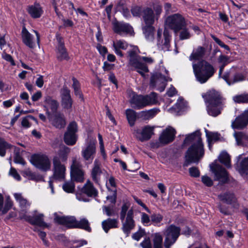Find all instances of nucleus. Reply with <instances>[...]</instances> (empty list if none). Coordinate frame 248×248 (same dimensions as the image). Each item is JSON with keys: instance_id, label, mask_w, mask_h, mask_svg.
I'll use <instances>...</instances> for the list:
<instances>
[{"instance_id": "1", "label": "nucleus", "mask_w": 248, "mask_h": 248, "mask_svg": "<svg viewBox=\"0 0 248 248\" xmlns=\"http://www.w3.org/2000/svg\"><path fill=\"white\" fill-rule=\"evenodd\" d=\"M187 145L190 146L186 152L185 166L192 163H198L204 155V144L200 131L186 135L183 146Z\"/></svg>"}, {"instance_id": "2", "label": "nucleus", "mask_w": 248, "mask_h": 248, "mask_svg": "<svg viewBox=\"0 0 248 248\" xmlns=\"http://www.w3.org/2000/svg\"><path fill=\"white\" fill-rule=\"evenodd\" d=\"M127 58L128 60V66L132 67L141 76L144 77L145 73L149 72L148 67L146 64L141 62V60L148 63H152L154 60L151 57H141L139 54L140 50L137 46H134L127 51Z\"/></svg>"}, {"instance_id": "3", "label": "nucleus", "mask_w": 248, "mask_h": 248, "mask_svg": "<svg viewBox=\"0 0 248 248\" xmlns=\"http://www.w3.org/2000/svg\"><path fill=\"white\" fill-rule=\"evenodd\" d=\"M71 149L66 146L60 147L52 158L53 177L56 179L64 178L66 167L62 162H66Z\"/></svg>"}, {"instance_id": "4", "label": "nucleus", "mask_w": 248, "mask_h": 248, "mask_svg": "<svg viewBox=\"0 0 248 248\" xmlns=\"http://www.w3.org/2000/svg\"><path fill=\"white\" fill-rule=\"evenodd\" d=\"M202 97L208 104L207 110L208 113L211 116L216 117L218 115L225 107V99L218 92L214 90L208 91Z\"/></svg>"}, {"instance_id": "5", "label": "nucleus", "mask_w": 248, "mask_h": 248, "mask_svg": "<svg viewBox=\"0 0 248 248\" xmlns=\"http://www.w3.org/2000/svg\"><path fill=\"white\" fill-rule=\"evenodd\" d=\"M192 67L197 80L201 84L206 82L216 72L212 65L203 60L197 63H193Z\"/></svg>"}, {"instance_id": "6", "label": "nucleus", "mask_w": 248, "mask_h": 248, "mask_svg": "<svg viewBox=\"0 0 248 248\" xmlns=\"http://www.w3.org/2000/svg\"><path fill=\"white\" fill-rule=\"evenodd\" d=\"M157 102V94L155 92L146 95L134 94L130 100V103L133 105V107L138 109L155 104Z\"/></svg>"}, {"instance_id": "7", "label": "nucleus", "mask_w": 248, "mask_h": 248, "mask_svg": "<svg viewBox=\"0 0 248 248\" xmlns=\"http://www.w3.org/2000/svg\"><path fill=\"white\" fill-rule=\"evenodd\" d=\"M166 25L177 33L186 26L184 17L179 13L168 16L165 21Z\"/></svg>"}, {"instance_id": "8", "label": "nucleus", "mask_w": 248, "mask_h": 248, "mask_svg": "<svg viewBox=\"0 0 248 248\" xmlns=\"http://www.w3.org/2000/svg\"><path fill=\"white\" fill-rule=\"evenodd\" d=\"M31 163L36 168L46 171L50 170L51 162L48 156L44 154H35L30 159Z\"/></svg>"}, {"instance_id": "9", "label": "nucleus", "mask_w": 248, "mask_h": 248, "mask_svg": "<svg viewBox=\"0 0 248 248\" xmlns=\"http://www.w3.org/2000/svg\"><path fill=\"white\" fill-rule=\"evenodd\" d=\"M70 174L72 179L75 181L82 182L84 181V172L82 169V165L79 159L76 156L72 158Z\"/></svg>"}, {"instance_id": "10", "label": "nucleus", "mask_w": 248, "mask_h": 248, "mask_svg": "<svg viewBox=\"0 0 248 248\" xmlns=\"http://www.w3.org/2000/svg\"><path fill=\"white\" fill-rule=\"evenodd\" d=\"M180 227L172 224L166 229L164 232L165 248H170V246L176 242L180 234Z\"/></svg>"}, {"instance_id": "11", "label": "nucleus", "mask_w": 248, "mask_h": 248, "mask_svg": "<svg viewBox=\"0 0 248 248\" xmlns=\"http://www.w3.org/2000/svg\"><path fill=\"white\" fill-rule=\"evenodd\" d=\"M162 30L158 29L157 32V46L164 51H169L170 47L171 35L167 30H165L162 36Z\"/></svg>"}, {"instance_id": "12", "label": "nucleus", "mask_w": 248, "mask_h": 248, "mask_svg": "<svg viewBox=\"0 0 248 248\" xmlns=\"http://www.w3.org/2000/svg\"><path fill=\"white\" fill-rule=\"evenodd\" d=\"M35 33L36 39H34L33 36L31 35L27 30L25 26H23L21 31V38L23 43L30 48H33L36 46V44H39L40 35L39 33L33 30Z\"/></svg>"}, {"instance_id": "13", "label": "nucleus", "mask_w": 248, "mask_h": 248, "mask_svg": "<svg viewBox=\"0 0 248 248\" xmlns=\"http://www.w3.org/2000/svg\"><path fill=\"white\" fill-rule=\"evenodd\" d=\"M155 126L149 125L142 127L141 129H135L133 134L140 141L143 142L149 140L154 134Z\"/></svg>"}, {"instance_id": "14", "label": "nucleus", "mask_w": 248, "mask_h": 248, "mask_svg": "<svg viewBox=\"0 0 248 248\" xmlns=\"http://www.w3.org/2000/svg\"><path fill=\"white\" fill-rule=\"evenodd\" d=\"M77 131V123L75 122L70 123L64 136V141L67 145L72 146L76 144L78 139Z\"/></svg>"}, {"instance_id": "15", "label": "nucleus", "mask_w": 248, "mask_h": 248, "mask_svg": "<svg viewBox=\"0 0 248 248\" xmlns=\"http://www.w3.org/2000/svg\"><path fill=\"white\" fill-rule=\"evenodd\" d=\"M46 113L49 121L54 126L57 128H62L65 126L66 122L62 113L60 112L51 113L48 110H47Z\"/></svg>"}, {"instance_id": "16", "label": "nucleus", "mask_w": 248, "mask_h": 248, "mask_svg": "<svg viewBox=\"0 0 248 248\" xmlns=\"http://www.w3.org/2000/svg\"><path fill=\"white\" fill-rule=\"evenodd\" d=\"M134 212L133 210H129L126 214L125 219L124 218L122 222V229L124 232L128 236L132 230L134 229L135 226V221L133 219Z\"/></svg>"}, {"instance_id": "17", "label": "nucleus", "mask_w": 248, "mask_h": 248, "mask_svg": "<svg viewBox=\"0 0 248 248\" xmlns=\"http://www.w3.org/2000/svg\"><path fill=\"white\" fill-rule=\"evenodd\" d=\"M248 125V110L236 117L232 122L231 127L233 129L242 130Z\"/></svg>"}, {"instance_id": "18", "label": "nucleus", "mask_w": 248, "mask_h": 248, "mask_svg": "<svg viewBox=\"0 0 248 248\" xmlns=\"http://www.w3.org/2000/svg\"><path fill=\"white\" fill-rule=\"evenodd\" d=\"M55 222L68 228H74L76 223V217L74 216H62L57 213L54 214Z\"/></svg>"}, {"instance_id": "19", "label": "nucleus", "mask_w": 248, "mask_h": 248, "mask_svg": "<svg viewBox=\"0 0 248 248\" xmlns=\"http://www.w3.org/2000/svg\"><path fill=\"white\" fill-rule=\"evenodd\" d=\"M60 95L62 108L66 109H71L73 105V100L71 96L70 90L66 86H63L61 89Z\"/></svg>"}, {"instance_id": "20", "label": "nucleus", "mask_w": 248, "mask_h": 248, "mask_svg": "<svg viewBox=\"0 0 248 248\" xmlns=\"http://www.w3.org/2000/svg\"><path fill=\"white\" fill-rule=\"evenodd\" d=\"M112 30L120 35L130 33L133 31L132 27L129 24L116 20L112 22Z\"/></svg>"}, {"instance_id": "21", "label": "nucleus", "mask_w": 248, "mask_h": 248, "mask_svg": "<svg viewBox=\"0 0 248 248\" xmlns=\"http://www.w3.org/2000/svg\"><path fill=\"white\" fill-rule=\"evenodd\" d=\"M176 134L175 130L171 127L164 129L159 137V141L162 144H167L171 142L175 138Z\"/></svg>"}, {"instance_id": "22", "label": "nucleus", "mask_w": 248, "mask_h": 248, "mask_svg": "<svg viewBox=\"0 0 248 248\" xmlns=\"http://www.w3.org/2000/svg\"><path fill=\"white\" fill-rule=\"evenodd\" d=\"M96 154V147L95 144L90 142L87 146L82 149L81 155L84 160L89 163L92 162Z\"/></svg>"}, {"instance_id": "23", "label": "nucleus", "mask_w": 248, "mask_h": 248, "mask_svg": "<svg viewBox=\"0 0 248 248\" xmlns=\"http://www.w3.org/2000/svg\"><path fill=\"white\" fill-rule=\"evenodd\" d=\"M213 172L215 174L217 180L223 183H226L228 180V175L226 170L219 164H215L211 167Z\"/></svg>"}, {"instance_id": "24", "label": "nucleus", "mask_w": 248, "mask_h": 248, "mask_svg": "<svg viewBox=\"0 0 248 248\" xmlns=\"http://www.w3.org/2000/svg\"><path fill=\"white\" fill-rule=\"evenodd\" d=\"M223 79L229 85L240 82L245 80V76L240 73H235L232 74L231 70L226 72L222 77Z\"/></svg>"}, {"instance_id": "25", "label": "nucleus", "mask_w": 248, "mask_h": 248, "mask_svg": "<svg viewBox=\"0 0 248 248\" xmlns=\"http://www.w3.org/2000/svg\"><path fill=\"white\" fill-rule=\"evenodd\" d=\"M142 17L144 24H154L156 20L154 10L150 7L143 8Z\"/></svg>"}, {"instance_id": "26", "label": "nucleus", "mask_w": 248, "mask_h": 248, "mask_svg": "<svg viewBox=\"0 0 248 248\" xmlns=\"http://www.w3.org/2000/svg\"><path fill=\"white\" fill-rule=\"evenodd\" d=\"M102 173L101 164L98 159H96L93 162V167L91 171V176L93 180L95 183H99Z\"/></svg>"}, {"instance_id": "27", "label": "nucleus", "mask_w": 248, "mask_h": 248, "mask_svg": "<svg viewBox=\"0 0 248 248\" xmlns=\"http://www.w3.org/2000/svg\"><path fill=\"white\" fill-rule=\"evenodd\" d=\"M27 11L33 18L40 17L44 13L42 7L38 3H34L33 5L28 6Z\"/></svg>"}, {"instance_id": "28", "label": "nucleus", "mask_w": 248, "mask_h": 248, "mask_svg": "<svg viewBox=\"0 0 248 248\" xmlns=\"http://www.w3.org/2000/svg\"><path fill=\"white\" fill-rule=\"evenodd\" d=\"M206 53V48L203 46H198L194 48L189 57L191 61H200L202 59Z\"/></svg>"}, {"instance_id": "29", "label": "nucleus", "mask_w": 248, "mask_h": 248, "mask_svg": "<svg viewBox=\"0 0 248 248\" xmlns=\"http://www.w3.org/2000/svg\"><path fill=\"white\" fill-rule=\"evenodd\" d=\"M112 46L115 54L120 57L124 56L121 49L126 50L128 47L127 42L123 40H116L113 41Z\"/></svg>"}, {"instance_id": "30", "label": "nucleus", "mask_w": 248, "mask_h": 248, "mask_svg": "<svg viewBox=\"0 0 248 248\" xmlns=\"http://www.w3.org/2000/svg\"><path fill=\"white\" fill-rule=\"evenodd\" d=\"M82 193L86 194L88 197H95L98 194L97 190L94 187L93 184L89 180L87 181L81 188Z\"/></svg>"}, {"instance_id": "31", "label": "nucleus", "mask_w": 248, "mask_h": 248, "mask_svg": "<svg viewBox=\"0 0 248 248\" xmlns=\"http://www.w3.org/2000/svg\"><path fill=\"white\" fill-rule=\"evenodd\" d=\"M14 196L17 202L19 203L21 209V212L26 213L27 210L31 205V202L26 198H24L21 193H15Z\"/></svg>"}, {"instance_id": "32", "label": "nucleus", "mask_w": 248, "mask_h": 248, "mask_svg": "<svg viewBox=\"0 0 248 248\" xmlns=\"http://www.w3.org/2000/svg\"><path fill=\"white\" fill-rule=\"evenodd\" d=\"M43 217L44 215L42 214L35 216L33 218H30V217L25 215L21 216V218L28 220L32 224L37 225L40 227H46L47 224L44 221Z\"/></svg>"}, {"instance_id": "33", "label": "nucleus", "mask_w": 248, "mask_h": 248, "mask_svg": "<svg viewBox=\"0 0 248 248\" xmlns=\"http://www.w3.org/2000/svg\"><path fill=\"white\" fill-rule=\"evenodd\" d=\"M44 102L45 103V107L47 108L46 110L49 108L51 110L52 113L58 112L57 110L59 106V103L56 100L53 99L50 96L47 95L45 97Z\"/></svg>"}, {"instance_id": "34", "label": "nucleus", "mask_w": 248, "mask_h": 248, "mask_svg": "<svg viewBox=\"0 0 248 248\" xmlns=\"http://www.w3.org/2000/svg\"><path fill=\"white\" fill-rule=\"evenodd\" d=\"M219 199L228 204H232L236 202V198L233 193L230 192H227L219 194L218 196Z\"/></svg>"}, {"instance_id": "35", "label": "nucleus", "mask_w": 248, "mask_h": 248, "mask_svg": "<svg viewBox=\"0 0 248 248\" xmlns=\"http://www.w3.org/2000/svg\"><path fill=\"white\" fill-rule=\"evenodd\" d=\"M153 24H144L142 26L143 33L146 39L149 41H152L154 39L155 28Z\"/></svg>"}, {"instance_id": "36", "label": "nucleus", "mask_w": 248, "mask_h": 248, "mask_svg": "<svg viewBox=\"0 0 248 248\" xmlns=\"http://www.w3.org/2000/svg\"><path fill=\"white\" fill-rule=\"evenodd\" d=\"M118 221L117 219L108 218L102 222V225L104 231L107 233L111 228L118 227Z\"/></svg>"}, {"instance_id": "37", "label": "nucleus", "mask_w": 248, "mask_h": 248, "mask_svg": "<svg viewBox=\"0 0 248 248\" xmlns=\"http://www.w3.org/2000/svg\"><path fill=\"white\" fill-rule=\"evenodd\" d=\"M158 112V109L155 108L142 111L139 113V117L143 120H148L154 117Z\"/></svg>"}, {"instance_id": "38", "label": "nucleus", "mask_w": 248, "mask_h": 248, "mask_svg": "<svg viewBox=\"0 0 248 248\" xmlns=\"http://www.w3.org/2000/svg\"><path fill=\"white\" fill-rule=\"evenodd\" d=\"M75 224L74 228L83 229L89 232L91 231L89 222L85 218H82L79 220H77L76 219V223Z\"/></svg>"}, {"instance_id": "39", "label": "nucleus", "mask_w": 248, "mask_h": 248, "mask_svg": "<svg viewBox=\"0 0 248 248\" xmlns=\"http://www.w3.org/2000/svg\"><path fill=\"white\" fill-rule=\"evenodd\" d=\"M125 115L130 126H133L137 118L136 112L131 109H127L125 110Z\"/></svg>"}, {"instance_id": "40", "label": "nucleus", "mask_w": 248, "mask_h": 248, "mask_svg": "<svg viewBox=\"0 0 248 248\" xmlns=\"http://www.w3.org/2000/svg\"><path fill=\"white\" fill-rule=\"evenodd\" d=\"M153 248H163V237L159 233L152 235Z\"/></svg>"}, {"instance_id": "41", "label": "nucleus", "mask_w": 248, "mask_h": 248, "mask_svg": "<svg viewBox=\"0 0 248 248\" xmlns=\"http://www.w3.org/2000/svg\"><path fill=\"white\" fill-rule=\"evenodd\" d=\"M237 145H242L244 141L248 140V136L243 132H234L233 133Z\"/></svg>"}, {"instance_id": "42", "label": "nucleus", "mask_w": 248, "mask_h": 248, "mask_svg": "<svg viewBox=\"0 0 248 248\" xmlns=\"http://www.w3.org/2000/svg\"><path fill=\"white\" fill-rule=\"evenodd\" d=\"M218 159L219 161L223 164L227 168H231L230 156L227 153L225 152H222L218 157Z\"/></svg>"}, {"instance_id": "43", "label": "nucleus", "mask_w": 248, "mask_h": 248, "mask_svg": "<svg viewBox=\"0 0 248 248\" xmlns=\"http://www.w3.org/2000/svg\"><path fill=\"white\" fill-rule=\"evenodd\" d=\"M57 58L60 61L68 59V55L64 46H57Z\"/></svg>"}, {"instance_id": "44", "label": "nucleus", "mask_w": 248, "mask_h": 248, "mask_svg": "<svg viewBox=\"0 0 248 248\" xmlns=\"http://www.w3.org/2000/svg\"><path fill=\"white\" fill-rule=\"evenodd\" d=\"M72 80L73 81L72 87L74 89L75 94L83 100V95L80 91V84L78 81L74 77L72 78Z\"/></svg>"}, {"instance_id": "45", "label": "nucleus", "mask_w": 248, "mask_h": 248, "mask_svg": "<svg viewBox=\"0 0 248 248\" xmlns=\"http://www.w3.org/2000/svg\"><path fill=\"white\" fill-rule=\"evenodd\" d=\"M237 167L240 173H246L248 171V157L243 159Z\"/></svg>"}, {"instance_id": "46", "label": "nucleus", "mask_w": 248, "mask_h": 248, "mask_svg": "<svg viewBox=\"0 0 248 248\" xmlns=\"http://www.w3.org/2000/svg\"><path fill=\"white\" fill-rule=\"evenodd\" d=\"M205 132L207 140L215 142L219 139L220 135L218 133L210 132L207 129L205 130Z\"/></svg>"}, {"instance_id": "47", "label": "nucleus", "mask_w": 248, "mask_h": 248, "mask_svg": "<svg viewBox=\"0 0 248 248\" xmlns=\"http://www.w3.org/2000/svg\"><path fill=\"white\" fill-rule=\"evenodd\" d=\"M31 121H34L36 123L37 122V119L31 115H28L24 117L21 121L22 126L25 128L30 127L31 125Z\"/></svg>"}, {"instance_id": "48", "label": "nucleus", "mask_w": 248, "mask_h": 248, "mask_svg": "<svg viewBox=\"0 0 248 248\" xmlns=\"http://www.w3.org/2000/svg\"><path fill=\"white\" fill-rule=\"evenodd\" d=\"M11 146L3 139L0 138V155L4 156L5 155L6 150L10 148Z\"/></svg>"}, {"instance_id": "49", "label": "nucleus", "mask_w": 248, "mask_h": 248, "mask_svg": "<svg viewBox=\"0 0 248 248\" xmlns=\"http://www.w3.org/2000/svg\"><path fill=\"white\" fill-rule=\"evenodd\" d=\"M180 31L179 38L180 40L188 39L190 38L191 34L186 26L181 29Z\"/></svg>"}, {"instance_id": "50", "label": "nucleus", "mask_w": 248, "mask_h": 248, "mask_svg": "<svg viewBox=\"0 0 248 248\" xmlns=\"http://www.w3.org/2000/svg\"><path fill=\"white\" fill-rule=\"evenodd\" d=\"M234 100L235 102L238 103H248V94H243L235 96L234 97Z\"/></svg>"}, {"instance_id": "51", "label": "nucleus", "mask_w": 248, "mask_h": 248, "mask_svg": "<svg viewBox=\"0 0 248 248\" xmlns=\"http://www.w3.org/2000/svg\"><path fill=\"white\" fill-rule=\"evenodd\" d=\"M63 190L68 193H72L74 191L75 185L72 182H66L62 186Z\"/></svg>"}, {"instance_id": "52", "label": "nucleus", "mask_w": 248, "mask_h": 248, "mask_svg": "<svg viewBox=\"0 0 248 248\" xmlns=\"http://www.w3.org/2000/svg\"><path fill=\"white\" fill-rule=\"evenodd\" d=\"M12 201L10 199H7L5 203L4 206H2V208L0 212H1L2 214H6L12 208Z\"/></svg>"}, {"instance_id": "53", "label": "nucleus", "mask_w": 248, "mask_h": 248, "mask_svg": "<svg viewBox=\"0 0 248 248\" xmlns=\"http://www.w3.org/2000/svg\"><path fill=\"white\" fill-rule=\"evenodd\" d=\"M22 174L24 176L28 177L30 180H36L37 179L36 174L30 169H26L23 171Z\"/></svg>"}, {"instance_id": "54", "label": "nucleus", "mask_w": 248, "mask_h": 248, "mask_svg": "<svg viewBox=\"0 0 248 248\" xmlns=\"http://www.w3.org/2000/svg\"><path fill=\"white\" fill-rule=\"evenodd\" d=\"M142 8L139 6H135L132 7L131 12L134 16H142Z\"/></svg>"}, {"instance_id": "55", "label": "nucleus", "mask_w": 248, "mask_h": 248, "mask_svg": "<svg viewBox=\"0 0 248 248\" xmlns=\"http://www.w3.org/2000/svg\"><path fill=\"white\" fill-rule=\"evenodd\" d=\"M151 221L157 224L160 223L163 219V216L159 214H154L151 216Z\"/></svg>"}, {"instance_id": "56", "label": "nucleus", "mask_w": 248, "mask_h": 248, "mask_svg": "<svg viewBox=\"0 0 248 248\" xmlns=\"http://www.w3.org/2000/svg\"><path fill=\"white\" fill-rule=\"evenodd\" d=\"M129 208V206L126 203H124L122 206L121 211L120 212V219L121 221H124V219L125 218L126 212L129 211L128 210Z\"/></svg>"}, {"instance_id": "57", "label": "nucleus", "mask_w": 248, "mask_h": 248, "mask_svg": "<svg viewBox=\"0 0 248 248\" xmlns=\"http://www.w3.org/2000/svg\"><path fill=\"white\" fill-rule=\"evenodd\" d=\"M154 12L155 11L154 14L156 17V20H158L159 17L160 15L162 13V6L160 4H156L154 5Z\"/></svg>"}, {"instance_id": "58", "label": "nucleus", "mask_w": 248, "mask_h": 248, "mask_svg": "<svg viewBox=\"0 0 248 248\" xmlns=\"http://www.w3.org/2000/svg\"><path fill=\"white\" fill-rule=\"evenodd\" d=\"M140 245L142 248H153L150 239L149 237L145 238Z\"/></svg>"}, {"instance_id": "59", "label": "nucleus", "mask_w": 248, "mask_h": 248, "mask_svg": "<svg viewBox=\"0 0 248 248\" xmlns=\"http://www.w3.org/2000/svg\"><path fill=\"white\" fill-rule=\"evenodd\" d=\"M189 172L190 175L193 177H198L200 176V172L198 169L196 167H192L189 169Z\"/></svg>"}, {"instance_id": "60", "label": "nucleus", "mask_w": 248, "mask_h": 248, "mask_svg": "<svg viewBox=\"0 0 248 248\" xmlns=\"http://www.w3.org/2000/svg\"><path fill=\"white\" fill-rule=\"evenodd\" d=\"M202 181L207 186H211L213 184L212 180L209 177L206 175L202 176Z\"/></svg>"}, {"instance_id": "61", "label": "nucleus", "mask_w": 248, "mask_h": 248, "mask_svg": "<svg viewBox=\"0 0 248 248\" xmlns=\"http://www.w3.org/2000/svg\"><path fill=\"white\" fill-rule=\"evenodd\" d=\"M229 59L230 58L229 57L221 55L218 58V61L219 63H222V65L226 66L230 62Z\"/></svg>"}, {"instance_id": "62", "label": "nucleus", "mask_w": 248, "mask_h": 248, "mask_svg": "<svg viewBox=\"0 0 248 248\" xmlns=\"http://www.w3.org/2000/svg\"><path fill=\"white\" fill-rule=\"evenodd\" d=\"M212 37L213 39L215 41V42L219 46L225 48V49H226L227 50H230V48H229V46L225 45L223 42H222L218 38L216 37L214 35H212Z\"/></svg>"}, {"instance_id": "63", "label": "nucleus", "mask_w": 248, "mask_h": 248, "mask_svg": "<svg viewBox=\"0 0 248 248\" xmlns=\"http://www.w3.org/2000/svg\"><path fill=\"white\" fill-rule=\"evenodd\" d=\"M2 57L3 59H4L6 61L10 62L11 63V65H15V62H14L12 57L10 54H7L5 52V51H4L2 53Z\"/></svg>"}, {"instance_id": "64", "label": "nucleus", "mask_w": 248, "mask_h": 248, "mask_svg": "<svg viewBox=\"0 0 248 248\" xmlns=\"http://www.w3.org/2000/svg\"><path fill=\"white\" fill-rule=\"evenodd\" d=\"M145 234V232L142 231H139L133 234L132 237L136 241H139Z\"/></svg>"}]
</instances>
